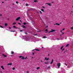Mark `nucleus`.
<instances>
[{
  "instance_id": "1",
  "label": "nucleus",
  "mask_w": 73,
  "mask_h": 73,
  "mask_svg": "<svg viewBox=\"0 0 73 73\" xmlns=\"http://www.w3.org/2000/svg\"><path fill=\"white\" fill-rule=\"evenodd\" d=\"M55 31H56V30H53V29H51V31H49V32H48V33H50V32H55Z\"/></svg>"
},
{
  "instance_id": "2",
  "label": "nucleus",
  "mask_w": 73,
  "mask_h": 73,
  "mask_svg": "<svg viewBox=\"0 0 73 73\" xmlns=\"http://www.w3.org/2000/svg\"><path fill=\"white\" fill-rule=\"evenodd\" d=\"M60 65H61V63H58L57 64L58 67V68H60Z\"/></svg>"
},
{
  "instance_id": "3",
  "label": "nucleus",
  "mask_w": 73,
  "mask_h": 73,
  "mask_svg": "<svg viewBox=\"0 0 73 73\" xmlns=\"http://www.w3.org/2000/svg\"><path fill=\"white\" fill-rule=\"evenodd\" d=\"M27 57H26L25 58H24V56H22V58H21L22 60H24V59H27Z\"/></svg>"
},
{
  "instance_id": "4",
  "label": "nucleus",
  "mask_w": 73,
  "mask_h": 73,
  "mask_svg": "<svg viewBox=\"0 0 73 73\" xmlns=\"http://www.w3.org/2000/svg\"><path fill=\"white\" fill-rule=\"evenodd\" d=\"M20 19V17H18V18H17L16 19V20L17 21H18V20H19V19Z\"/></svg>"
},
{
  "instance_id": "5",
  "label": "nucleus",
  "mask_w": 73,
  "mask_h": 73,
  "mask_svg": "<svg viewBox=\"0 0 73 73\" xmlns=\"http://www.w3.org/2000/svg\"><path fill=\"white\" fill-rule=\"evenodd\" d=\"M54 60L53 59H52V61L50 63V64H53V62Z\"/></svg>"
},
{
  "instance_id": "6",
  "label": "nucleus",
  "mask_w": 73,
  "mask_h": 73,
  "mask_svg": "<svg viewBox=\"0 0 73 73\" xmlns=\"http://www.w3.org/2000/svg\"><path fill=\"white\" fill-rule=\"evenodd\" d=\"M2 55L5 57H7V55H4V54H2Z\"/></svg>"
},
{
  "instance_id": "7",
  "label": "nucleus",
  "mask_w": 73,
  "mask_h": 73,
  "mask_svg": "<svg viewBox=\"0 0 73 73\" xmlns=\"http://www.w3.org/2000/svg\"><path fill=\"white\" fill-rule=\"evenodd\" d=\"M49 58H47V57H46L45 58V60H47V61H48V60H49Z\"/></svg>"
},
{
  "instance_id": "8",
  "label": "nucleus",
  "mask_w": 73,
  "mask_h": 73,
  "mask_svg": "<svg viewBox=\"0 0 73 73\" xmlns=\"http://www.w3.org/2000/svg\"><path fill=\"white\" fill-rule=\"evenodd\" d=\"M46 4H48L49 6H51V4L50 3H47Z\"/></svg>"
},
{
  "instance_id": "9",
  "label": "nucleus",
  "mask_w": 73,
  "mask_h": 73,
  "mask_svg": "<svg viewBox=\"0 0 73 73\" xmlns=\"http://www.w3.org/2000/svg\"><path fill=\"white\" fill-rule=\"evenodd\" d=\"M22 27V28H25V27L23 25H22L21 26Z\"/></svg>"
},
{
  "instance_id": "10",
  "label": "nucleus",
  "mask_w": 73,
  "mask_h": 73,
  "mask_svg": "<svg viewBox=\"0 0 73 73\" xmlns=\"http://www.w3.org/2000/svg\"><path fill=\"white\" fill-rule=\"evenodd\" d=\"M54 25H60V24L56 23L55 24H54Z\"/></svg>"
},
{
  "instance_id": "11",
  "label": "nucleus",
  "mask_w": 73,
  "mask_h": 73,
  "mask_svg": "<svg viewBox=\"0 0 73 73\" xmlns=\"http://www.w3.org/2000/svg\"><path fill=\"white\" fill-rule=\"evenodd\" d=\"M1 68H2V69H4V67L3 66H1Z\"/></svg>"
},
{
  "instance_id": "12",
  "label": "nucleus",
  "mask_w": 73,
  "mask_h": 73,
  "mask_svg": "<svg viewBox=\"0 0 73 73\" xmlns=\"http://www.w3.org/2000/svg\"><path fill=\"white\" fill-rule=\"evenodd\" d=\"M7 25H8V24H7V23H5V27H7Z\"/></svg>"
},
{
  "instance_id": "13",
  "label": "nucleus",
  "mask_w": 73,
  "mask_h": 73,
  "mask_svg": "<svg viewBox=\"0 0 73 73\" xmlns=\"http://www.w3.org/2000/svg\"><path fill=\"white\" fill-rule=\"evenodd\" d=\"M12 63H8V65H12Z\"/></svg>"
},
{
  "instance_id": "14",
  "label": "nucleus",
  "mask_w": 73,
  "mask_h": 73,
  "mask_svg": "<svg viewBox=\"0 0 73 73\" xmlns=\"http://www.w3.org/2000/svg\"><path fill=\"white\" fill-rule=\"evenodd\" d=\"M40 68V67H37L36 68V70H38V69H39Z\"/></svg>"
},
{
  "instance_id": "15",
  "label": "nucleus",
  "mask_w": 73,
  "mask_h": 73,
  "mask_svg": "<svg viewBox=\"0 0 73 73\" xmlns=\"http://www.w3.org/2000/svg\"><path fill=\"white\" fill-rule=\"evenodd\" d=\"M35 50H36V51H40V50H39L38 49H35Z\"/></svg>"
},
{
  "instance_id": "16",
  "label": "nucleus",
  "mask_w": 73,
  "mask_h": 73,
  "mask_svg": "<svg viewBox=\"0 0 73 73\" xmlns=\"http://www.w3.org/2000/svg\"><path fill=\"white\" fill-rule=\"evenodd\" d=\"M11 54H14V52L13 51H11Z\"/></svg>"
},
{
  "instance_id": "17",
  "label": "nucleus",
  "mask_w": 73,
  "mask_h": 73,
  "mask_svg": "<svg viewBox=\"0 0 73 73\" xmlns=\"http://www.w3.org/2000/svg\"><path fill=\"white\" fill-rule=\"evenodd\" d=\"M41 11H42V12H44V9H41Z\"/></svg>"
},
{
  "instance_id": "18",
  "label": "nucleus",
  "mask_w": 73,
  "mask_h": 73,
  "mask_svg": "<svg viewBox=\"0 0 73 73\" xmlns=\"http://www.w3.org/2000/svg\"><path fill=\"white\" fill-rule=\"evenodd\" d=\"M16 24V23L14 22L13 23V25H15Z\"/></svg>"
},
{
  "instance_id": "19",
  "label": "nucleus",
  "mask_w": 73,
  "mask_h": 73,
  "mask_svg": "<svg viewBox=\"0 0 73 73\" xmlns=\"http://www.w3.org/2000/svg\"><path fill=\"white\" fill-rule=\"evenodd\" d=\"M69 44H67L66 45V47H67L68 46H69Z\"/></svg>"
},
{
  "instance_id": "20",
  "label": "nucleus",
  "mask_w": 73,
  "mask_h": 73,
  "mask_svg": "<svg viewBox=\"0 0 73 73\" xmlns=\"http://www.w3.org/2000/svg\"><path fill=\"white\" fill-rule=\"evenodd\" d=\"M50 66H49L48 67V68L46 69L47 70H48V69L50 68Z\"/></svg>"
},
{
  "instance_id": "21",
  "label": "nucleus",
  "mask_w": 73,
  "mask_h": 73,
  "mask_svg": "<svg viewBox=\"0 0 73 73\" xmlns=\"http://www.w3.org/2000/svg\"><path fill=\"white\" fill-rule=\"evenodd\" d=\"M10 32H15V31H10Z\"/></svg>"
},
{
  "instance_id": "22",
  "label": "nucleus",
  "mask_w": 73,
  "mask_h": 73,
  "mask_svg": "<svg viewBox=\"0 0 73 73\" xmlns=\"http://www.w3.org/2000/svg\"><path fill=\"white\" fill-rule=\"evenodd\" d=\"M64 47V46H62V47L60 49H62V48Z\"/></svg>"
},
{
  "instance_id": "23",
  "label": "nucleus",
  "mask_w": 73,
  "mask_h": 73,
  "mask_svg": "<svg viewBox=\"0 0 73 73\" xmlns=\"http://www.w3.org/2000/svg\"><path fill=\"white\" fill-rule=\"evenodd\" d=\"M34 2H35V3H36V2H37V0H35L34 1Z\"/></svg>"
},
{
  "instance_id": "24",
  "label": "nucleus",
  "mask_w": 73,
  "mask_h": 73,
  "mask_svg": "<svg viewBox=\"0 0 73 73\" xmlns=\"http://www.w3.org/2000/svg\"><path fill=\"white\" fill-rule=\"evenodd\" d=\"M23 24H24V25H26V24H27V23H25V22H24L23 23Z\"/></svg>"
},
{
  "instance_id": "25",
  "label": "nucleus",
  "mask_w": 73,
  "mask_h": 73,
  "mask_svg": "<svg viewBox=\"0 0 73 73\" xmlns=\"http://www.w3.org/2000/svg\"><path fill=\"white\" fill-rule=\"evenodd\" d=\"M0 27H1V28H4V27H3L1 26H0Z\"/></svg>"
},
{
  "instance_id": "26",
  "label": "nucleus",
  "mask_w": 73,
  "mask_h": 73,
  "mask_svg": "<svg viewBox=\"0 0 73 73\" xmlns=\"http://www.w3.org/2000/svg\"><path fill=\"white\" fill-rule=\"evenodd\" d=\"M46 38V37L45 36H44L43 37V38Z\"/></svg>"
},
{
  "instance_id": "27",
  "label": "nucleus",
  "mask_w": 73,
  "mask_h": 73,
  "mask_svg": "<svg viewBox=\"0 0 73 73\" xmlns=\"http://www.w3.org/2000/svg\"><path fill=\"white\" fill-rule=\"evenodd\" d=\"M44 63L45 64H48V63L47 62H45Z\"/></svg>"
},
{
  "instance_id": "28",
  "label": "nucleus",
  "mask_w": 73,
  "mask_h": 73,
  "mask_svg": "<svg viewBox=\"0 0 73 73\" xmlns=\"http://www.w3.org/2000/svg\"><path fill=\"white\" fill-rule=\"evenodd\" d=\"M13 70H15V68H13Z\"/></svg>"
},
{
  "instance_id": "29",
  "label": "nucleus",
  "mask_w": 73,
  "mask_h": 73,
  "mask_svg": "<svg viewBox=\"0 0 73 73\" xmlns=\"http://www.w3.org/2000/svg\"><path fill=\"white\" fill-rule=\"evenodd\" d=\"M26 6H28V3H27L26 4Z\"/></svg>"
},
{
  "instance_id": "30",
  "label": "nucleus",
  "mask_w": 73,
  "mask_h": 73,
  "mask_svg": "<svg viewBox=\"0 0 73 73\" xmlns=\"http://www.w3.org/2000/svg\"><path fill=\"white\" fill-rule=\"evenodd\" d=\"M71 29H73V27H71Z\"/></svg>"
},
{
  "instance_id": "31",
  "label": "nucleus",
  "mask_w": 73,
  "mask_h": 73,
  "mask_svg": "<svg viewBox=\"0 0 73 73\" xmlns=\"http://www.w3.org/2000/svg\"><path fill=\"white\" fill-rule=\"evenodd\" d=\"M13 27L14 28H16V26H13Z\"/></svg>"
},
{
  "instance_id": "32",
  "label": "nucleus",
  "mask_w": 73,
  "mask_h": 73,
  "mask_svg": "<svg viewBox=\"0 0 73 73\" xmlns=\"http://www.w3.org/2000/svg\"><path fill=\"white\" fill-rule=\"evenodd\" d=\"M23 57V56H20L19 57V58H21V57Z\"/></svg>"
},
{
  "instance_id": "33",
  "label": "nucleus",
  "mask_w": 73,
  "mask_h": 73,
  "mask_svg": "<svg viewBox=\"0 0 73 73\" xmlns=\"http://www.w3.org/2000/svg\"><path fill=\"white\" fill-rule=\"evenodd\" d=\"M45 31H46V32H47V31H48V29H46Z\"/></svg>"
},
{
  "instance_id": "34",
  "label": "nucleus",
  "mask_w": 73,
  "mask_h": 73,
  "mask_svg": "<svg viewBox=\"0 0 73 73\" xmlns=\"http://www.w3.org/2000/svg\"><path fill=\"white\" fill-rule=\"evenodd\" d=\"M40 13H41V14H42V12L41 11H40Z\"/></svg>"
},
{
  "instance_id": "35",
  "label": "nucleus",
  "mask_w": 73,
  "mask_h": 73,
  "mask_svg": "<svg viewBox=\"0 0 73 73\" xmlns=\"http://www.w3.org/2000/svg\"><path fill=\"white\" fill-rule=\"evenodd\" d=\"M65 65L66 66H67V64L66 63H65Z\"/></svg>"
},
{
  "instance_id": "36",
  "label": "nucleus",
  "mask_w": 73,
  "mask_h": 73,
  "mask_svg": "<svg viewBox=\"0 0 73 73\" xmlns=\"http://www.w3.org/2000/svg\"><path fill=\"white\" fill-rule=\"evenodd\" d=\"M18 24H19V25H21V24L20 23H18Z\"/></svg>"
},
{
  "instance_id": "37",
  "label": "nucleus",
  "mask_w": 73,
  "mask_h": 73,
  "mask_svg": "<svg viewBox=\"0 0 73 73\" xmlns=\"http://www.w3.org/2000/svg\"><path fill=\"white\" fill-rule=\"evenodd\" d=\"M31 9H29L28 11H30V10H31Z\"/></svg>"
},
{
  "instance_id": "38",
  "label": "nucleus",
  "mask_w": 73,
  "mask_h": 73,
  "mask_svg": "<svg viewBox=\"0 0 73 73\" xmlns=\"http://www.w3.org/2000/svg\"><path fill=\"white\" fill-rule=\"evenodd\" d=\"M16 4H17V3H19V2L17 1H16Z\"/></svg>"
},
{
  "instance_id": "39",
  "label": "nucleus",
  "mask_w": 73,
  "mask_h": 73,
  "mask_svg": "<svg viewBox=\"0 0 73 73\" xmlns=\"http://www.w3.org/2000/svg\"><path fill=\"white\" fill-rule=\"evenodd\" d=\"M9 29H11V28L10 27H9Z\"/></svg>"
},
{
  "instance_id": "40",
  "label": "nucleus",
  "mask_w": 73,
  "mask_h": 73,
  "mask_svg": "<svg viewBox=\"0 0 73 73\" xmlns=\"http://www.w3.org/2000/svg\"><path fill=\"white\" fill-rule=\"evenodd\" d=\"M65 50V48H63V49L62 50Z\"/></svg>"
},
{
  "instance_id": "41",
  "label": "nucleus",
  "mask_w": 73,
  "mask_h": 73,
  "mask_svg": "<svg viewBox=\"0 0 73 73\" xmlns=\"http://www.w3.org/2000/svg\"><path fill=\"white\" fill-rule=\"evenodd\" d=\"M33 55H34V54H35V53H33Z\"/></svg>"
},
{
  "instance_id": "42",
  "label": "nucleus",
  "mask_w": 73,
  "mask_h": 73,
  "mask_svg": "<svg viewBox=\"0 0 73 73\" xmlns=\"http://www.w3.org/2000/svg\"><path fill=\"white\" fill-rule=\"evenodd\" d=\"M60 32H61V33H62V31L61 30L60 31Z\"/></svg>"
},
{
  "instance_id": "43",
  "label": "nucleus",
  "mask_w": 73,
  "mask_h": 73,
  "mask_svg": "<svg viewBox=\"0 0 73 73\" xmlns=\"http://www.w3.org/2000/svg\"><path fill=\"white\" fill-rule=\"evenodd\" d=\"M23 30H21L20 31V32H23Z\"/></svg>"
},
{
  "instance_id": "44",
  "label": "nucleus",
  "mask_w": 73,
  "mask_h": 73,
  "mask_svg": "<svg viewBox=\"0 0 73 73\" xmlns=\"http://www.w3.org/2000/svg\"><path fill=\"white\" fill-rule=\"evenodd\" d=\"M64 30H65V29H63L62 31H64Z\"/></svg>"
},
{
  "instance_id": "45",
  "label": "nucleus",
  "mask_w": 73,
  "mask_h": 73,
  "mask_svg": "<svg viewBox=\"0 0 73 73\" xmlns=\"http://www.w3.org/2000/svg\"><path fill=\"white\" fill-rule=\"evenodd\" d=\"M42 8H45V7L43 6V7H42Z\"/></svg>"
},
{
  "instance_id": "46",
  "label": "nucleus",
  "mask_w": 73,
  "mask_h": 73,
  "mask_svg": "<svg viewBox=\"0 0 73 73\" xmlns=\"http://www.w3.org/2000/svg\"><path fill=\"white\" fill-rule=\"evenodd\" d=\"M25 34H27V33H25Z\"/></svg>"
},
{
  "instance_id": "47",
  "label": "nucleus",
  "mask_w": 73,
  "mask_h": 73,
  "mask_svg": "<svg viewBox=\"0 0 73 73\" xmlns=\"http://www.w3.org/2000/svg\"><path fill=\"white\" fill-rule=\"evenodd\" d=\"M0 16H2V14H0Z\"/></svg>"
},
{
  "instance_id": "48",
  "label": "nucleus",
  "mask_w": 73,
  "mask_h": 73,
  "mask_svg": "<svg viewBox=\"0 0 73 73\" xmlns=\"http://www.w3.org/2000/svg\"><path fill=\"white\" fill-rule=\"evenodd\" d=\"M27 73H29V72L27 71Z\"/></svg>"
},
{
  "instance_id": "49",
  "label": "nucleus",
  "mask_w": 73,
  "mask_h": 73,
  "mask_svg": "<svg viewBox=\"0 0 73 73\" xmlns=\"http://www.w3.org/2000/svg\"><path fill=\"white\" fill-rule=\"evenodd\" d=\"M1 73H3V72H2V71H1Z\"/></svg>"
},
{
  "instance_id": "50",
  "label": "nucleus",
  "mask_w": 73,
  "mask_h": 73,
  "mask_svg": "<svg viewBox=\"0 0 73 73\" xmlns=\"http://www.w3.org/2000/svg\"><path fill=\"white\" fill-rule=\"evenodd\" d=\"M57 40H60V39H58V38H57Z\"/></svg>"
},
{
  "instance_id": "51",
  "label": "nucleus",
  "mask_w": 73,
  "mask_h": 73,
  "mask_svg": "<svg viewBox=\"0 0 73 73\" xmlns=\"http://www.w3.org/2000/svg\"><path fill=\"white\" fill-rule=\"evenodd\" d=\"M20 22H22V21H21V20H20Z\"/></svg>"
},
{
  "instance_id": "52",
  "label": "nucleus",
  "mask_w": 73,
  "mask_h": 73,
  "mask_svg": "<svg viewBox=\"0 0 73 73\" xmlns=\"http://www.w3.org/2000/svg\"><path fill=\"white\" fill-rule=\"evenodd\" d=\"M33 58H33V57H32L31 58H32V59Z\"/></svg>"
},
{
  "instance_id": "53",
  "label": "nucleus",
  "mask_w": 73,
  "mask_h": 73,
  "mask_svg": "<svg viewBox=\"0 0 73 73\" xmlns=\"http://www.w3.org/2000/svg\"><path fill=\"white\" fill-rule=\"evenodd\" d=\"M38 32H41V31H38Z\"/></svg>"
},
{
  "instance_id": "54",
  "label": "nucleus",
  "mask_w": 73,
  "mask_h": 73,
  "mask_svg": "<svg viewBox=\"0 0 73 73\" xmlns=\"http://www.w3.org/2000/svg\"><path fill=\"white\" fill-rule=\"evenodd\" d=\"M62 35H64V33H62Z\"/></svg>"
},
{
  "instance_id": "55",
  "label": "nucleus",
  "mask_w": 73,
  "mask_h": 73,
  "mask_svg": "<svg viewBox=\"0 0 73 73\" xmlns=\"http://www.w3.org/2000/svg\"><path fill=\"white\" fill-rule=\"evenodd\" d=\"M41 62H42V60H41L40 61Z\"/></svg>"
},
{
  "instance_id": "56",
  "label": "nucleus",
  "mask_w": 73,
  "mask_h": 73,
  "mask_svg": "<svg viewBox=\"0 0 73 73\" xmlns=\"http://www.w3.org/2000/svg\"><path fill=\"white\" fill-rule=\"evenodd\" d=\"M62 52H63V50H62Z\"/></svg>"
},
{
  "instance_id": "57",
  "label": "nucleus",
  "mask_w": 73,
  "mask_h": 73,
  "mask_svg": "<svg viewBox=\"0 0 73 73\" xmlns=\"http://www.w3.org/2000/svg\"><path fill=\"white\" fill-rule=\"evenodd\" d=\"M2 3H4V2H2Z\"/></svg>"
},
{
  "instance_id": "58",
  "label": "nucleus",
  "mask_w": 73,
  "mask_h": 73,
  "mask_svg": "<svg viewBox=\"0 0 73 73\" xmlns=\"http://www.w3.org/2000/svg\"><path fill=\"white\" fill-rule=\"evenodd\" d=\"M44 48V47H42V48Z\"/></svg>"
},
{
  "instance_id": "59",
  "label": "nucleus",
  "mask_w": 73,
  "mask_h": 73,
  "mask_svg": "<svg viewBox=\"0 0 73 73\" xmlns=\"http://www.w3.org/2000/svg\"><path fill=\"white\" fill-rule=\"evenodd\" d=\"M48 56H49V54H48Z\"/></svg>"
},
{
  "instance_id": "60",
  "label": "nucleus",
  "mask_w": 73,
  "mask_h": 73,
  "mask_svg": "<svg viewBox=\"0 0 73 73\" xmlns=\"http://www.w3.org/2000/svg\"><path fill=\"white\" fill-rule=\"evenodd\" d=\"M52 3H53V2H51Z\"/></svg>"
},
{
  "instance_id": "61",
  "label": "nucleus",
  "mask_w": 73,
  "mask_h": 73,
  "mask_svg": "<svg viewBox=\"0 0 73 73\" xmlns=\"http://www.w3.org/2000/svg\"><path fill=\"white\" fill-rule=\"evenodd\" d=\"M46 27H47V28L48 27V26H47Z\"/></svg>"
},
{
  "instance_id": "62",
  "label": "nucleus",
  "mask_w": 73,
  "mask_h": 73,
  "mask_svg": "<svg viewBox=\"0 0 73 73\" xmlns=\"http://www.w3.org/2000/svg\"><path fill=\"white\" fill-rule=\"evenodd\" d=\"M73 12V11H71V13H72Z\"/></svg>"
},
{
  "instance_id": "63",
  "label": "nucleus",
  "mask_w": 73,
  "mask_h": 73,
  "mask_svg": "<svg viewBox=\"0 0 73 73\" xmlns=\"http://www.w3.org/2000/svg\"><path fill=\"white\" fill-rule=\"evenodd\" d=\"M61 23H60V24H61Z\"/></svg>"
},
{
  "instance_id": "64",
  "label": "nucleus",
  "mask_w": 73,
  "mask_h": 73,
  "mask_svg": "<svg viewBox=\"0 0 73 73\" xmlns=\"http://www.w3.org/2000/svg\"><path fill=\"white\" fill-rule=\"evenodd\" d=\"M70 15H71V13H70Z\"/></svg>"
}]
</instances>
